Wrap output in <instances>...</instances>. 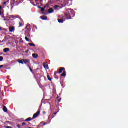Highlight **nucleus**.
<instances>
[{
	"mask_svg": "<svg viewBox=\"0 0 128 128\" xmlns=\"http://www.w3.org/2000/svg\"><path fill=\"white\" fill-rule=\"evenodd\" d=\"M43 0H40V1L41 2H43Z\"/></svg>",
	"mask_w": 128,
	"mask_h": 128,
	"instance_id": "41",
	"label": "nucleus"
},
{
	"mask_svg": "<svg viewBox=\"0 0 128 128\" xmlns=\"http://www.w3.org/2000/svg\"><path fill=\"white\" fill-rule=\"evenodd\" d=\"M23 62H24V64H27V66H28V68H30V66H28V64H30V60H24Z\"/></svg>",
	"mask_w": 128,
	"mask_h": 128,
	"instance_id": "4",
	"label": "nucleus"
},
{
	"mask_svg": "<svg viewBox=\"0 0 128 128\" xmlns=\"http://www.w3.org/2000/svg\"><path fill=\"white\" fill-rule=\"evenodd\" d=\"M15 28L14 26L10 27L9 30L10 32H14Z\"/></svg>",
	"mask_w": 128,
	"mask_h": 128,
	"instance_id": "5",
	"label": "nucleus"
},
{
	"mask_svg": "<svg viewBox=\"0 0 128 128\" xmlns=\"http://www.w3.org/2000/svg\"><path fill=\"white\" fill-rule=\"evenodd\" d=\"M30 46H36V45H34V44H30Z\"/></svg>",
	"mask_w": 128,
	"mask_h": 128,
	"instance_id": "21",
	"label": "nucleus"
},
{
	"mask_svg": "<svg viewBox=\"0 0 128 128\" xmlns=\"http://www.w3.org/2000/svg\"><path fill=\"white\" fill-rule=\"evenodd\" d=\"M62 100H59V102Z\"/></svg>",
	"mask_w": 128,
	"mask_h": 128,
	"instance_id": "44",
	"label": "nucleus"
},
{
	"mask_svg": "<svg viewBox=\"0 0 128 128\" xmlns=\"http://www.w3.org/2000/svg\"><path fill=\"white\" fill-rule=\"evenodd\" d=\"M38 0H36V4H37L38 5V4H38L37 3L38 2Z\"/></svg>",
	"mask_w": 128,
	"mask_h": 128,
	"instance_id": "32",
	"label": "nucleus"
},
{
	"mask_svg": "<svg viewBox=\"0 0 128 128\" xmlns=\"http://www.w3.org/2000/svg\"><path fill=\"white\" fill-rule=\"evenodd\" d=\"M38 8H40V10L42 8V7H40V6H38Z\"/></svg>",
	"mask_w": 128,
	"mask_h": 128,
	"instance_id": "36",
	"label": "nucleus"
},
{
	"mask_svg": "<svg viewBox=\"0 0 128 128\" xmlns=\"http://www.w3.org/2000/svg\"><path fill=\"white\" fill-rule=\"evenodd\" d=\"M19 24H20V28L22 26H23L22 23V22H20Z\"/></svg>",
	"mask_w": 128,
	"mask_h": 128,
	"instance_id": "24",
	"label": "nucleus"
},
{
	"mask_svg": "<svg viewBox=\"0 0 128 128\" xmlns=\"http://www.w3.org/2000/svg\"><path fill=\"white\" fill-rule=\"evenodd\" d=\"M12 8H11V10H12L13 8H14V6H12Z\"/></svg>",
	"mask_w": 128,
	"mask_h": 128,
	"instance_id": "33",
	"label": "nucleus"
},
{
	"mask_svg": "<svg viewBox=\"0 0 128 128\" xmlns=\"http://www.w3.org/2000/svg\"><path fill=\"white\" fill-rule=\"evenodd\" d=\"M75 15L76 12H74V10L71 9H68L66 11V14L64 16H61V18L62 19L58 20V23L64 24L66 20H72V17H74Z\"/></svg>",
	"mask_w": 128,
	"mask_h": 128,
	"instance_id": "1",
	"label": "nucleus"
},
{
	"mask_svg": "<svg viewBox=\"0 0 128 128\" xmlns=\"http://www.w3.org/2000/svg\"><path fill=\"white\" fill-rule=\"evenodd\" d=\"M59 112H60V111H58L54 113V114L56 116V115L58 114V113Z\"/></svg>",
	"mask_w": 128,
	"mask_h": 128,
	"instance_id": "27",
	"label": "nucleus"
},
{
	"mask_svg": "<svg viewBox=\"0 0 128 128\" xmlns=\"http://www.w3.org/2000/svg\"><path fill=\"white\" fill-rule=\"evenodd\" d=\"M22 2H24V0H20V3L22 4Z\"/></svg>",
	"mask_w": 128,
	"mask_h": 128,
	"instance_id": "29",
	"label": "nucleus"
},
{
	"mask_svg": "<svg viewBox=\"0 0 128 128\" xmlns=\"http://www.w3.org/2000/svg\"><path fill=\"white\" fill-rule=\"evenodd\" d=\"M4 68V65L0 66V68Z\"/></svg>",
	"mask_w": 128,
	"mask_h": 128,
	"instance_id": "30",
	"label": "nucleus"
},
{
	"mask_svg": "<svg viewBox=\"0 0 128 128\" xmlns=\"http://www.w3.org/2000/svg\"><path fill=\"white\" fill-rule=\"evenodd\" d=\"M0 30H2V28L0 27Z\"/></svg>",
	"mask_w": 128,
	"mask_h": 128,
	"instance_id": "42",
	"label": "nucleus"
},
{
	"mask_svg": "<svg viewBox=\"0 0 128 128\" xmlns=\"http://www.w3.org/2000/svg\"><path fill=\"white\" fill-rule=\"evenodd\" d=\"M29 0L30 2V4H34V0Z\"/></svg>",
	"mask_w": 128,
	"mask_h": 128,
	"instance_id": "15",
	"label": "nucleus"
},
{
	"mask_svg": "<svg viewBox=\"0 0 128 128\" xmlns=\"http://www.w3.org/2000/svg\"><path fill=\"white\" fill-rule=\"evenodd\" d=\"M61 76H66V70H64L63 74Z\"/></svg>",
	"mask_w": 128,
	"mask_h": 128,
	"instance_id": "13",
	"label": "nucleus"
},
{
	"mask_svg": "<svg viewBox=\"0 0 128 128\" xmlns=\"http://www.w3.org/2000/svg\"><path fill=\"white\" fill-rule=\"evenodd\" d=\"M18 128H20V125H18Z\"/></svg>",
	"mask_w": 128,
	"mask_h": 128,
	"instance_id": "37",
	"label": "nucleus"
},
{
	"mask_svg": "<svg viewBox=\"0 0 128 128\" xmlns=\"http://www.w3.org/2000/svg\"><path fill=\"white\" fill-rule=\"evenodd\" d=\"M0 56H2V54H0Z\"/></svg>",
	"mask_w": 128,
	"mask_h": 128,
	"instance_id": "47",
	"label": "nucleus"
},
{
	"mask_svg": "<svg viewBox=\"0 0 128 128\" xmlns=\"http://www.w3.org/2000/svg\"><path fill=\"white\" fill-rule=\"evenodd\" d=\"M8 2H10V1H6V2H4V4L5 5V4H8Z\"/></svg>",
	"mask_w": 128,
	"mask_h": 128,
	"instance_id": "20",
	"label": "nucleus"
},
{
	"mask_svg": "<svg viewBox=\"0 0 128 128\" xmlns=\"http://www.w3.org/2000/svg\"><path fill=\"white\" fill-rule=\"evenodd\" d=\"M31 120H32V118H27L26 120H25V122H30Z\"/></svg>",
	"mask_w": 128,
	"mask_h": 128,
	"instance_id": "14",
	"label": "nucleus"
},
{
	"mask_svg": "<svg viewBox=\"0 0 128 128\" xmlns=\"http://www.w3.org/2000/svg\"><path fill=\"white\" fill-rule=\"evenodd\" d=\"M48 80H50V82L52 81V79H51V78H48Z\"/></svg>",
	"mask_w": 128,
	"mask_h": 128,
	"instance_id": "34",
	"label": "nucleus"
},
{
	"mask_svg": "<svg viewBox=\"0 0 128 128\" xmlns=\"http://www.w3.org/2000/svg\"><path fill=\"white\" fill-rule=\"evenodd\" d=\"M6 128H12V126H6Z\"/></svg>",
	"mask_w": 128,
	"mask_h": 128,
	"instance_id": "38",
	"label": "nucleus"
},
{
	"mask_svg": "<svg viewBox=\"0 0 128 128\" xmlns=\"http://www.w3.org/2000/svg\"><path fill=\"white\" fill-rule=\"evenodd\" d=\"M32 58H38V54H32Z\"/></svg>",
	"mask_w": 128,
	"mask_h": 128,
	"instance_id": "8",
	"label": "nucleus"
},
{
	"mask_svg": "<svg viewBox=\"0 0 128 128\" xmlns=\"http://www.w3.org/2000/svg\"><path fill=\"white\" fill-rule=\"evenodd\" d=\"M18 62H19V64H24V62H22V60H18Z\"/></svg>",
	"mask_w": 128,
	"mask_h": 128,
	"instance_id": "16",
	"label": "nucleus"
},
{
	"mask_svg": "<svg viewBox=\"0 0 128 128\" xmlns=\"http://www.w3.org/2000/svg\"><path fill=\"white\" fill-rule=\"evenodd\" d=\"M46 7H44V8H42L40 9L41 10V12H44V10H46Z\"/></svg>",
	"mask_w": 128,
	"mask_h": 128,
	"instance_id": "19",
	"label": "nucleus"
},
{
	"mask_svg": "<svg viewBox=\"0 0 128 128\" xmlns=\"http://www.w3.org/2000/svg\"><path fill=\"white\" fill-rule=\"evenodd\" d=\"M26 124V122H23L22 124V126H24Z\"/></svg>",
	"mask_w": 128,
	"mask_h": 128,
	"instance_id": "31",
	"label": "nucleus"
},
{
	"mask_svg": "<svg viewBox=\"0 0 128 128\" xmlns=\"http://www.w3.org/2000/svg\"><path fill=\"white\" fill-rule=\"evenodd\" d=\"M26 52H28V51H26Z\"/></svg>",
	"mask_w": 128,
	"mask_h": 128,
	"instance_id": "46",
	"label": "nucleus"
},
{
	"mask_svg": "<svg viewBox=\"0 0 128 128\" xmlns=\"http://www.w3.org/2000/svg\"><path fill=\"white\" fill-rule=\"evenodd\" d=\"M41 20H48V17L46 16H40Z\"/></svg>",
	"mask_w": 128,
	"mask_h": 128,
	"instance_id": "7",
	"label": "nucleus"
},
{
	"mask_svg": "<svg viewBox=\"0 0 128 128\" xmlns=\"http://www.w3.org/2000/svg\"><path fill=\"white\" fill-rule=\"evenodd\" d=\"M64 70V68H62L59 70V72H57V74H62V70Z\"/></svg>",
	"mask_w": 128,
	"mask_h": 128,
	"instance_id": "12",
	"label": "nucleus"
},
{
	"mask_svg": "<svg viewBox=\"0 0 128 128\" xmlns=\"http://www.w3.org/2000/svg\"><path fill=\"white\" fill-rule=\"evenodd\" d=\"M2 18H4V21L6 20V18L4 16H2Z\"/></svg>",
	"mask_w": 128,
	"mask_h": 128,
	"instance_id": "25",
	"label": "nucleus"
},
{
	"mask_svg": "<svg viewBox=\"0 0 128 128\" xmlns=\"http://www.w3.org/2000/svg\"><path fill=\"white\" fill-rule=\"evenodd\" d=\"M60 6H54V10H60L61 8H64V6H70V4H68V2L66 3V2L64 1V3H62V4H60Z\"/></svg>",
	"mask_w": 128,
	"mask_h": 128,
	"instance_id": "2",
	"label": "nucleus"
},
{
	"mask_svg": "<svg viewBox=\"0 0 128 128\" xmlns=\"http://www.w3.org/2000/svg\"><path fill=\"white\" fill-rule=\"evenodd\" d=\"M16 0H12V2H16Z\"/></svg>",
	"mask_w": 128,
	"mask_h": 128,
	"instance_id": "40",
	"label": "nucleus"
},
{
	"mask_svg": "<svg viewBox=\"0 0 128 128\" xmlns=\"http://www.w3.org/2000/svg\"><path fill=\"white\" fill-rule=\"evenodd\" d=\"M42 124H43V126H46V124L44 123V122H42L40 126H42Z\"/></svg>",
	"mask_w": 128,
	"mask_h": 128,
	"instance_id": "18",
	"label": "nucleus"
},
{
	"mask_svg": "<svg viewBox=\"0 0 128 128\" xmlns=\"http://www.w3.org/2000/svg\"><path fill=\"white\" fill-rule=\"evenodd\" d=\"M4 60V57L0 56V62H2Z\"/></svg>",
	"mask_w": 128,
	"mask_h": 128,
	"instance_id": "17",
	"label": "nucleus"
},
{
	"mask_svg": "<svg viewBox=\"0 0 128 128\" xmlns=\"http://www.w3.org/2000/svg\"><path fill=\"white\" fill-rule=\"evenodd\" d=\"M33 5H34V4Z\"/></svg>",
	"mask_w": 128,
	"mask_h": 128,
	"instance_id": "49",
	"label": "nucleus"
},
{
	"mask_svg": "<svg viewBox=\"0 0 128 128\" xmlns=\"http://www.w3.org/2000/svg\"><path fill=\"white\" fill-rule=\"evenodd\" d=\"M28 26H26V28H28Z\"/></svg>",
	"mask_w": 128,
	"mask_h": 128,
	"instance_id": "43",
	"label": "nucleus"
},
{
	"mask_svg": "<svg viewBox=\"0 0 128 128\" xmlns=\"http://www.w3.org/2000/svg\"><path fill=\"white\" fill-rule=\"evenodd\" d=\"M25 40H26V42H30V40H28V37H26Z\"/></svg>",
	"mask_w": 128,
	"mask_h": 128,
	"instance_id": "23",
	"label": "nucleus"
},
{
	"mask_svg": "<svg viewBox=\"0 0 128 128\" xmlns=\"http://www.w3.org/2000/svg\"><path fill=\"white\" fill-rule=\"evenodd\" d=\"M3 110L4 112H8V108L5 106H4Z\"/></svg>",
	"mask_w": 128,
	"mask_h": 128,
	"instance_id": "11",
	"label": "nucleus"
},
{
	"mask_svg": "<svg viewBox=\"0 0 128 128\" xmlns=\"http://www.w3.org/2000/svg\"><path fill=\"white\" fill-rule=\"evenodd\" d=\"M54 12V9L52 8H50L48 10V14H52L53 12Z\"/></svg>",
	"mask_w": 128,
	"mask_h": 128,
	"instance_id": "9",
	"label": "nucleus"
},
{
	"mask_svg": "<svg viewBox=\"0 0 128 128\" xmlns=\"http://www.w3.org/2000/svg\"><path fill=\"white\" fill-rule=\"evenodd\" d=\"M11 18H14V16H12Z\"/></svg>",
	"mask_w": 128,
	"mask_h": 128,
	"instance_id": "45",
	"label": "nucleus"
},
{
	"mask_svg": "<svg viewBox=\"0 0 128 128\" xmlns=\"http://www.w3.org/2000/svg\"><path fill=\"white\" fill-rule=\"evenodd\" d=\"M43 66L44 68H45L46 70H48V64L46 63H44L43 64Z\"/></svg>",
	"mask_w": 128,
	"mask_h": 128,
	"instance_id": "6",
	"label": "nucleus"
},
{
	"mask_svg": "<svg viewBox=\"0 0 128 128\" xmlns=\"http://www.w3.org/2000/svg\"><path fill=\"white\" fill-rule=\"evenodd\" d=\"M2 8V6H0V10Z\"/></svg>",
	"mask_w": 128,
	"mask_h": 128,
	"instance_id": "39",
	"label": "nucleus"
},
{
	"mask_svg": "<svg viewBox=\"0 0 128 128\" xmlns=\"http://www.w3.org/2000/svg\"><path fill=\"white\" fill-rule=\"evenodd\" d=\"M0 16H2V12L0 11Z\"/></svg>",
	"mask_w": 128,
	"mask_h": 128,
	"instance_id": "35",
	"label": "nucleus"
},
{
	"mask_svg": "<svg viewBox=\"0 0 128 128\" xmlns=\"http://www.w3.org/2000/svg\"><path fill=\"white\" fill-rule=\"evenodd\" d=\"M29 68L30 69V70L31 72H34V71H32V70L30 67V66H29Z\"/></svg>",
	"mask_w": 128,
	"mask_h": 128,
	"instance_id": "28",
	"label": "nucleus"
},
{
	"mask_svg": "<svg viewBox=\"0 0 128 128\" xmlns=\"http://www.w3.org/2000/svg\"><path fill=\"white\" fill-rule=\"evenodd\" d=\"M40 110L39 109L38 110V112L34 115L32 120H35V118H38V116H40Z\"/></svg>",
	"mask_w": 128,
	"mask_h": 128,
	"instance_id": "3",
	"label": "nucleus"
},
{
	"mask_svg": "<svg viewBox=\"0 0 128 128\" xmlns=\"http://www.w3.org/2000/svg\"><path fill=\"white\" fill-rule=\"evenodd\" d=\"M26 32H28V34L27 35V36H28V34H30V30L26 31Z\"/></svg>",
	"mask_w": 128,
	"mask_h": 128,
	"instance_id": "22",
	"label": "nucleus"
},
{
	"mask_svg": "<svg viewBox=\"0 0 128 128\" xmlns=\"http://www.w3.org/2000/svg\"><path fill=\"white\" fill-rule=\"evenodd\" d=\"M6 40H4L2 42H1V44H2V42H6Z\"/></svg>",
	"mask_w": 128,
	"mask_h": 128,
	"instance_id": "26",
	"label": "nucleus"
},
{
	"mask_svg": "<svg viewBox=\"0 0 128 128\" xmlns=\"http://www.w3.org/2000/svg\"><path fill=\"white\" fill-rule=\"evenodd\" d=\"M4 52H10V48H6L4 50Z\"/></svg>",
	"mask_w": 128,
	"mask_h": 128,
	"instance_id": "10",
	"label": "nucleus"
},
{
	"mask_svg": "<svg viewBox=\"0 0 128 128\" xmlns=\"http://www.w3.org/2000/svg\"><path fill=\"white\" fill-rule=\"evenodd\" d=\"M54 117H52V118H54Z\"/></svg>",
	"mask_w": 128,
	"mask_h": 128,
	"instance_id": "48",
	"label": "nucleus"
}]
</instances>
